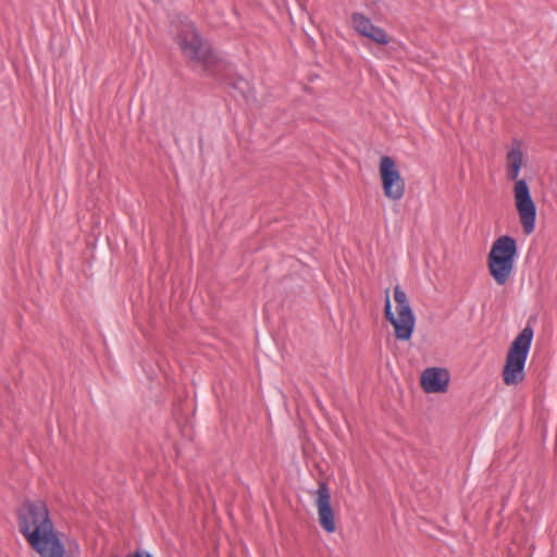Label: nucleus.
<instances>
[{
  "instance_id": "f257e3e1",
  "label": "nucleus",
  "mask_w": 557,
  "mask_h": 557,
  "mask_svg": "<svg viewBox=\"0 0 557 557\" xmlns=\"http://www.w3.org/2000/svg\"><path fill=\"white\" fill-rule=\"evenodd\" d=\"M17 520L20 532L40 557H64V546L42 500H24L17 510Z\"/></svg>"
},
{
  "instance_id": "f03ea898",
  "label": "nucleus",
  "mask_w": 557,
  "mask_h": 557,
  "mask_svg": "<svg viewBox=\"0 0 557 557\" xmlns=\"http://www.w3.org/2000/svg\"><path fill=\"white\" fill-rule=\"evenodd\" d=\"M524 162L521 144L513 140L506 154L507 177L515 181L513 200L519 216V222L525 235H531L535 230L536 206L531 197L530 188L524 180H519L520 170Z\"/></svg>"
},
{
  "instance_id": "7ed1b4c3",
  "label": "nucleus",
  "mask_w": 557,
  "mask_h": 557,
  "mask_svg": "<svg viewBox=\"0 0 557 557\" xmlns=\"http://www.w3.org/2000/svg\"><path fill=\"white\" fill-rule=\"evenodd\" d=\"M176 42L186 60L208 71L215 57L210 44L201 36L195 24L182 18L177 25Z\"/></svg>"
},
{
  "instance_id": "20e7f679",
  "label": "nucleus",
  "mask_w": 557,
  "mask_h": 557,
  "mask_svg": "<svg viewBox=\"0 0 557 557\" xmlns=\"http://www.w3.org/2000/svg\"><path fill=\"white\" fill-rule=\"evenodd\" d=\"M394 301L396 304L395 311H392L389 290H385L384 314L386 320L394 327V335L397 341L408 342L411 339L416 317L410 306L407 294L399 285L394 287Z\"/></svg>"
},
{
  "instance_id": "39448f33",
  "label": "nucleus",
  "mask_w": 557,
  "mask_h": 557,
  "mask_svg": "<svg viewBox=\"0 0 557 557\" xmlns=\"http://www.w3.org/2000/svg\"><path fill=\"white\" fill-rule=\"evenodd\" d=\"M533 329L525 326L510 344L502 371L503 381L508 386H517L524 381L525 362L533 339Z\"/></svg>"
},
{
  "instance_id": "423d86ee",
  "label": "nucleus",
  "mask_w": 557,
  "mask_h": 557,
  "mask_svg": "<svg viewBox=\"0 0 557 557\" xmlns=\"http://www.w3.org/2000/svg\"><path fill=\"white\" fill-rule=\"evenodd\" d=\"M517 252L518 246L513 237L503 235L494 240L487 256V267L498 285L506 284L511 276Z\"/></svg>"
},
{
  "instance_id": "0eeeda50",
  "label": "nucleus",
  "mask_w": 557,
  "mask_h": 557,
  "mask_svg": "<svg viewBox=\"0 0 557 557\" xmlns=\"http://www.w3.org/2000/svg\"><path fill=\"white\" fill-rule=\"evenodd\" d=\"M379 173L384 196L393 201L400 200L405 195L406 184L395 160L388 156H383L380 159Z\"/></svg>"
},
{
  "instance_id": "6e6552de",
  "label": "nucleus",
  "mask_w": 557,
  "mask_h": 557,
  "mask_svg": "<svg viewBox=\"0 0 557 557\" xmlns=\"http://www.w3.org/2000/svg\"><path fill=\"white\" fill-rule=\"evenodd\" d=\"M315 504L318 509V520L321 528L327 533L335 532V512L331 506V493L329 486L324 481L319 482Z\"/></svg>"
},
{
  "instance_id": "1a4fd4ad",
  "label": "nucleus",
  "mask_w": 557,
  "mask_h": 557,
  "mask_svg": "<svg viewBox=\"0 0 557 557\" xmlns=\"http://www.w3.org/2000/svg\"><path fill=\"white\" fill-rule=\"evenodd\" d=\"M420 383L425 393H445L448 388L449 373L443 368H428L422 372Z\"/></svg>"
},
{
  "instance_id": "9d476101",
  "label": "nucleus",
  "mask_w": 557,
  "mask_h": 557,
  "mask_svg": "<svg viewBox=\"0 0 557 557\" xmlns=\"http://www.w3.org/2000/svg\"><path fill=\"white\" fill-rule=\"evenodd\" d=\"M351 22L354 29L363 37H366L374 26L371 21L362 13H354L351 15Z\"/></svg>"
},
{
  "instance_id": "9b49d317",
  "label": "nucleus",
  "mask_w": 557,
  "mask_h": 557,
  "mask_svg": "<svg viewBox=\"0 0 557 557\" xmlns=\"http://www.w3.org/2000/svg\"><path fill=\"white\" fill-rule=\"evenodd\" d=\"M366 37L379 45H387L391 41V37L387 33L377 26H373Z\"/></svg>"
},
{
  "instance_id": "f8f14e48",
  "label": "nucleus",
  "mask_w": 557,
  "mask_h": 557,
  "mask_svg": "<svg viewBox=\"0 0 557 557\" xmlns=\"http://www.w3.org/2000/svg\"><path fill=\"white\" fill-rule=\"evenodd\" d=\"M126 557H153L150 553L137 549L133 554L127 555Z\"/></svg>"
}]
</instances>
